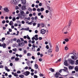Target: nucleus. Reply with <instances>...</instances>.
Listing matches in <instances>:
<instances>
[{
    "label": "nucleus",
    "mask_w": 78,
    "mask_h": 78,
    "mask_svg": "<svg viewBox=\"0 0 78 78\" xmlns=\"http://www.w3.org/2000/svg\"><path fill=\"white\" fill-rule=\"evenodd\" d=\"M10 66H13V64L12 63H10Z\"/></svg>",
    "instance_id": "nucleus-60"
},
{
    "label": "nucleus",
    "mask_w": 78,
    "mask_h": 78,
    "mask_svg": "<svg viewBox=\"0 0 78 78\" xmlns=\"http://www.w3.org/2000/svg\"><path fill=\"white\" fill-rule=\"evenodd\" d=\"M68 61L70 64H74V62L73 60L71 59H69L68 60Z\"/></svg>",
    "instance_id": "nucleus-6"
},
{
    "label": "nucleus",
    "mask_w": 78,
    "mask_h": 78,
    "mask_svg": "<svg viewBox=\"0 0 78 78\" xmlns=\"http://www.w3.org/2000/svg\"><path fill=\"white\" fill-rule=\"evenodd\" d=\"M11 40L12 41H17V39L14 38L13 39H12Z\"/></svg>",
    "instance_id": "nucleus-37"
},
{
    "label": "nucleus",
    "mask_w": 78,
    "mask_h": 78,
    "mask_svg": "<svg viewBox=\"0 0 78 78\" xmlns=\"http://www.w3.org/2000/svg\"><path fill=\"white\" fill-rule=\"evenodd\" d=\"M39 75L40 76H44V75L40 73Z\"/></svg>",
    "instance_id": "nucleus-48"
},
{
    "label": "nucleus",
    "mask_w": 78,
    "mask_h": 78,
    "mask_svg": "<svg viewBox=\"0 0 78 78\" xmlns=\"http://www.w3.org/2000/svg\"><path fill=\"white\" fill-rule=\"evenodd\" d=\"M19 9V7H18V6H16V10H17V9Z\"/></svg>",
    "instance_id": "nucleus-55"
},
{
    "label": "nucleus",
    "mask_w": 78,
    "mask_h": 78,
    "mask_svg": "<svg viewBox=\"0 0 78 78\" xmlns=\"http://www.w3.org/2000/svg\"><path fill=\"white\" fill-rule=\"evenodd\" d=\"M46 33V30H45L44 29H42L41 30V34H45Z\"/></svg>",
    "instance_id": "nucleus-7"
},
{
    "label": "nucleus",
    "mask_w": 78,
    "mask_h": 78,
    "mask_svg": "<svg viewBox=\"0 0 78 78\" xmlns=\"http://www.w3.org/2000/svg\"><path fill=\"white\" fill-rule=\"evenodd\" d=\"M18 47H19H19H22L23 46L25 45V43H24L23 42H22L20 44L18 43Z\"/></svg>",
    "instance_id": "nucleus-9"
},
{
    "label": "nucleus",
    "mask_w": 78,
    "mask_h": 78,
    "mask_svg": "<svg viewBox=\"0 0 78 78\" xmlns=\"http://www.w3.org/2000/svg\"><path fill=\"white\" fill-rule=\"evenodd\" d=\"M74 70H75L76 72H78V66H76L75 67Z\"/></svg>",
    "instance_id": "nucleus-13"
},
{
    "label": "nucleus",
    "mask_w": 78,
    "mask_h": 78,
    "mask_svg": "<svg viewBox=\"0 0 78 78\" xmlns=\"http://www.w3.org/2000/svg\"><path fill=\"white\" fill-rule=\"evenodd\" d=\"M2 47L4 48H5L6 47V44L5 43H3V44H2Z\"/></svg>",
    "instance_id": "nucleus-17"
},
{
    "label": "nucleus",
    "mask_w": 78,
    "mask_h": 78,
    "mask_svg": "<svg viewBox=\"0 0 78 78\" xmlns=\"http://www.w3.org/2000/svg\"><path fill=\"white\" fill-rule=\"evenodd\" d=\"M69 69H74V66H70L69 67Z\"/></svg>",
    "instance_id": "nucleus-20"
},
{
    "label": "nucleus",
    "mask_w": 78,
    "mask_h": 78,
    "mask_svg": "<svg viewBox=\"0 0 78 78\" xmlns=\"http://www.w3.org/2000/svg\"><path fill=\"white\" fill-rule=\"evenodd\" d=\"M32 46L33 48H35V47H36V46H35V45L34 44L32 45Z\"/></svg>",
    "instance_id": "nucleus-51"
},
{
    "label": "nucleus",
    "mask_w": 78,
    "mask_h": 78,
    "mask_svg": "<svg viewBox=\"0 0 78 78\" xmlns=\"http://www.w3.org/2000/svg\"><path fill=\"white\" fill-rule=\"evenodd\" d=\"M16 20V17H13L12 18V21H13V22H14V21H15Z\"/></svg>",
    "instance_id": "nucleus-26"
},
{
    "label": "nucleus",
    "mask_w": 78,
    "mask_h": 78,
    "mask_svg": "<svg viewBox=\"0 0 78 78\" xmlns=\"http://www.w3.org/2000/svg\"><path fill=\"white\" fill-rule=\"evenodd\" d=\"M65 49L66 50H67V49H68V48H67V47H66L65 48Z\"/></svg>",
    "instance_id": "nucleus-62"
},
{
    "label": "nucleus",
    "mask_w": 78,
    "mask_h": 78,
    "mask_svg": "<svg viewBox=\"0 0 78 78\" xmlns=\"http://www.w3.org/2000/svg\"><path fill=\"white\" fill-rule=\"evenodd\" d=\"M72 20H69V26H67L66 27H65V28H67V31H69V30H70V25H71V23H72Z\"/></svg>",
    "instance_id": "nucleus-3"
},
{
    "label": "nucleus",
    "mask_w": 78,
    "mask_h": 78,
    "mask_svg": "<svg viewBox=\"0 0 78 78\" xmlns=\"http://www.w3.org/2000/svg\"><path fill=\"white\" fill-rule=\"evenodd\" d=\"M66 76L68 75H61V74L59 73V72H56L55 74V76L56 78H58L59 77V76Z\"/></svg>",
    "instance_id": "nucleus-2"
},
{
    "label": "nucleus",
    "mask_w": 78,
    "mask_h": 78,
    "mask_svg": "<svg viewBox=\"0 0 78 78\" xmlns=\"http://www.w3.org/2000/svg\"><path fill=\"white\" fill-rule=\"evenodd\" d=\"M65 41H66V42H68V41H69V40L68 38H66L65 39Z\"/></svg>",
    "instance_id": "nucleus-30"
},
{
    "label": "nucleus",
    "mask_w": 78,
    "mask_h": 78,
    "mask_svg": "<svg viewBox=\"0 0 78 78\" xmlns=\"http://www.w3.org/2000/svg\"><path fill=\"white\" fill-rule=\"evenodd\" d=\"M30 74V72L29 71H26L23 73V74L25 75L26 76H28V75H29Z\"/></svg>",
    "instance_id": "nucleus-5"
},
{
    "label": "nucleus",
    "mask_w": 78,
    "mask_h": 78,
    "mask_svg": "<svg viewBox=\"0 0 78 78\" xmlns=\"http://www.w3.org/2000/svg\"><path fill=\"white\" fill-rule=\"evenodd\" d=\"M39 60L40 62H41L42 61V58H40L39 59Z\"/></svg>",
    "instance_id": "nucleus-42"
},
{
    "label": "nucleus",
    "mask_w": 78,
    "mask_h": 78,
    "mask_svg": "<svg viewBox=\"0 0 78 78\" xmlns=\"http://www.w3.org/2000/svg\"><path fill=\"white\" fill-rule=\"evenodd\" d=\"M20 0H12L11 1V3L12 4H15V5H17L19 4V3L20 2Z\"/></svg>",
    "instance_id": "nucleus-1"
},
{
    "label": "nucleus",
    "mask_w": 78,
    "mask_h": 78,
    "mask_svg": "<svg viewBox=\"0 0 78 78\" xmlns=\"http://www.w3.org/2000/svg\"><path fill=\"white\" fill-rule=\"evenodd\" d=\"M34 66L35 69H38V65L37 64L35 65Z\"/></svg>",
    "instance_id": "nucleus-19"
},
{
    "label": "nucleus",
    "mask_w": 78,
    "mask_h": 78,
    "mask_svg": "<svg viewBox=\"0 0 78 78\" xmlns=\"http://www.w3.org/2000/svg\"><path fill=\"white\" fill-rule=\"evenodd\" d=\"M37 11L38 12H40V11H41V9H39V8H38L37 9Z\"/></svg>",
    "instance_id": "nucleus-38"
},
{
    "label": "nucleus",
    "mask_w": 78,
    "mask_h": 78,
    "mask_svg": "<svg viewBox=\"0 0 78 78\" xmlns=\"http://www.w3.org/2000/svg\"><path fill=\"white\" fill-rule=\"evenodd\" d=\"M15 58V56H14V57H12L11 58V59H12V60L14 59Z\"/></svg>",
    "instance_id": "nucleus-44"
},
{
    "label": "nucleus",
    "mask_w": 78,
    "mask_h": 78,
    "mask_svg": "<svg viewBox=\"0 0 78 78\" xmlns=\"http://www.w3.org/2000/svg\"><path fill=\"white\" fill-rule=\"evenodd\" d=\"M27 66H30V60H28L27 62Z\"/></svg>",
    "instance_id": "nucleus-15"
},
{
    "label": "nucleus",
    "mask_w": 78,
    "mask_h": 78,
    "mask_svg": "<svg viewBox=\"0 0 78 78\" xmlns=\"http://www.w3.org/2000/svg\"><path fill=\"white\" fill-rule=\"evenodd\" d=\"M41 14H42V13H41V12H39L38 14V16H41Z\"/></svg>",
    "instance_id": "nucleus-43"
},
{
    "label": "nucleus",
    "mask_w": 78,
    "mask_h": 78,
    "mask_svg": "<svg viewBox=\"0 0 78 78\" xmlns=\"http://www.w3.org/2000/svg\"><path fill=\"white\" fill-rule=\"evenodd\" d=\"M41 11H44V8H41L40 9Z\"/></svg>",
    "instance_id": "nucleus-28"
},
{
    "label": "nucleus",
    "mask_w": 78,
    "mask_h": 78,
    "mask_svg": "<svg viewBox=\"0 0 78 78\" xmlns=\"http://www.w3.org/2000/svg\"><path fill=\"white\" fill-rule=\"evenodd\" d=\"M15 76H18V74H17L16 73H15L14 74Z\"/></svg>",
    "instance_id": "nucleus-34"
},
{
    "label": "nucleus",
    "mask_w": 78,
    "mask_h": 78,
    "mask_svg": "<svg viewBox=\"0 0 78 78\" xmlns=\"http://www.w3.org/2000/svg\"><path fill=\"white\" fill-rule=\"evenodd\" d=\"M20 42V39H19L17 40V42Z\"/></svg>",
    "instance_id": "nucleus-54"
},
{
    "label": "nucleus",
    "mask_w": 78,
    "mask_h": 78,
    "mask_svg": "<svg viewBox=\"0 0 78 78\" xmlns=\"http://www.w3.org/2000/svg\"><path fill=\"white\" fill-rule=\"evenodd\" d=\"M27 39H28V40H30V37H29L28 35H27Z\"/></svg>",
    "instance_id": "nucleus-31"
},
{
    "label": "nucleus",
    "mask_w": 78,
    "mask_h": 78,
    "mask_svg": "<svg viewBox=\"0 0 78 78\" xmlns=\"http://www.w3.org/2000/svg\"><path fill=\"white\" fill-rule=\"evenodd\" d=\"M21 14H24V12L22 10H20V11Z\"/></svg>",
    "instance_id": "nucleus-29"
},
{
    "label": "nucleus",
    "mask_w": 78,
    "mask_h": 78,
    "mask_svg": "<svg viewBox=\"0 0 78 78\" xmlns=\"http://www.w3.org/2000/svg\"><path fill=\"white\" fill-rule=\"evenodd\" d=\"M40 26H41V24L40 23H38L37 24V27H40Z\"/></svg>",
    "instance_id": "nucleus-46"
},
{
    "label": "nucleus",
    "mask_w": 78,
    "mask_h": 78,
    "mask_svg": "<svg viewBox=\"0 0 78 78\" xmlns=\"http://www.w3.org/2000/svg\"><path fill=\"white\" fill-rule=\"evenodd\" d=\"M75 64L76 65H78V60H77L76 61Z\"/></svg>",
    "instance_id": "nucleus-32"
},
{
    "label": "nucleus",
    "mask_w": 78,
    "mask_h": 78,
    "mask_svg": "<svg viewBox=\"0 0 78 78\" xmlns=\"http://www.w3.org/2000/svg\"><path fill=\"white\" fill-rule=\"evenodd\" d=\"M18 16L20 19H23L25 17V15L22 14H18Z\"/></svg>",
    "instance_id": "nucleus-4"
},
{
    "label": "nucleus",
    "mask_w": 78,
    "mask_h": 78,
    "mask_svg": "<svg viewBox=\"0 0 78 78\" xmlns=\"http://www.w3.org/2000/svg\"><path fill=\"white\" fill-rule=\"evenodd\" d=\"M12 23H13V22H12V21H11L9 22V25L11 26L12 25Z\"/></svg>",
    "instance_id": "nucleus-21"
},
{
    "label": "nucleus",
    "mask_w": 78,
    "mask_h": 78,
    "mask_svg": "<svg viewBox=\"0 0 78 78\" xmlns=\"http://www.w3.org/2000/svg\"><path fill=\"white\" fill-rule=\"evenodd\" d=\"M46 47L47 49H48V48H49V47L48 45H46Z\"/></svg>",
    "instance_id": "nucleus-61"
},
{
    "label": "nucleus",
    "mask_w": 78,
    "mask_h": 78,
    "mask_svg": "<svg viewBox=\"0 0 78 78\" xmlns=\"http://www.w3.org/2000/svg\"><path fill=\"white\" fill-rule=\"evenodd\" d=\"M22 10H23V11H25V10H26V9H26V6L23 5L22 6Z\"/></svg>",
    "instance_id": "nucleus-11"
},
{
    "label": "nucleus",
    "mask_w": 78,
    "mask_h": 78,
    "mask_svg": "<svg viewBox=\"0 0 78 78\" xmlns=\"http://www.w3.org/2000/svg\"><path fill=\"white\" fill-rule=\"evenodd\" d=\"M39 6H42V3H40L39 4Z\"/></svg>",
    "instance_id": "nucleus-49"
},
{
    "label": "nucleus",
    "mask_w": 78,
    "mask_h": 78,
    "mask_svg": "<svg viewBox=\"0 0 78 78\" xmlns=\"http://www.w3.org/2000/svg\"><path fill=\"white\" fill-rule=\"evenodd\" d=\"M19 77L21 78H23V77H24V76L23 75H20L19 76Z\"/></svg>",
    "instance_id": "nucleus-23"
},
{
    "label": "nucleus",
    "mask_w": 78,
    "mask_h": 78,
    "mask_svg": "<svg viewBox=\"0 0 78 78\" xmlns=\"http://www.w3.org/2000/svg\"><path fill=\"white\" fill-rule=\"evenodd\" d=\"M29 67V69H31V67H32V65H29V66H28Z\"/></svg>",
    "instance_id": "nucleus-33"
},
{
    "label": "nucleus",
    "mask_w": 78,
    "mask_h": 78,
    "mask_svg": "<svg viewBox=\"0 0 78 78\" xmlns=\"http://www.w3.org/2000/svg\"><path fill=\"white\" fill-rule=\"evenodd\" d=\"M25 30L26 31H28L29 30V27L25 28Z\"/></svg>",
    "instance_id": "nucleus-36"
},
{
    "label": "nucleus",
    "mask_w": 78,
    "mask_h": 78,
    "mask_svg": "<svg viewBox=\"0 0 78 78\" xmlns=\"http://www.w3.org/2000/svg\"><path fill=\"white\" fill-rule=\"evenodd\" d=\"M64 68L65 69V70H68V69L67 68V67H64Z\"/></svg>",
    "instance_id": "nucleus-53"
},
{
    "label": "nucleus",
    "mask_w": 78,
    "mask_h": 78,
    "mask_svg": "<svg viewBox=\"0 0 78 78\" xmlns=\"http://www.w3.org/2000/svg\"><path fill=\"white\" fill-rule=\"evenodd\" d=\"M21 23L22 24H24L25 23V21H21Z\"/></svg>",
    "instance_id": "nucleus-59"
},
{
    "label": "nucleus",
    "mask_w": 78,
    "mask_h": 78,
    "mask_svg": "<svg viewBox=\"0 0 78 78\" xmlns=\"http://www.w3.org/2000/svg\"><path fill=\"white\" fill-rule=\"evenodd\" d=\"M28 25H32V22L29 23Z\"/></svg>",
    "instance_id": "nucleus-52"
},
{
    "label": "nucleus",
    "mask_w": 78,
    "mask_h": 78,
    "mask_svg": "<svg viewBox=\"0 0 78 78\" xmlns=\"http://www.w3.org/2000/svg\"><path fill=\"white\" fill-rule=\"evenodd\" d=\"M17 73H20L21 72L20 71H18L17 72Z\"/></svg>",
    "instance_id": "nucleus-63"
},
{
    "label": "nucleus",
    "mask_w": 78,
    "mask_h": 78,
    "mask_svg": "<svg viewBox=\"0 0 78 78\" xmlns=\"http://www.w3.org/2000/svg\"><path fill=\"white\" fill-rule=\"evenodd\" d=\"M34 78H37V76L36 75H34Z\"/></svg>",
    "instance_id": "nucleus-47"
},
{
    "label": "nucleus",
    "mask_w": 78,
    "mask_h": 78,
    "mask_svg": "<svg viewBox=\"0 0 78 78\" xmlns=\"http://www.w3.org/2000/svg\"><path fill=\"white\" fill-rule=\"evenodd\" d=\"M71 58L73 59H74V60H76L78 59V57H76V56H71Z\"/></svg>",
    "instance_id": "nucleus-10"
},
{
    "label": "nucleus",
    "mask_w": 78,
    "mask_h": 78,
    "mask_svg": "<svg viewBox=\"0 0 78 78\" xmlns=\"http://www.w3.org/2000/svg\"><path fill=\"white\" fill-rule=\"evenodd\" d=\"M9 32H11L12 31V29H9Z\"/></svg>",
    "instance_id": "nucleus-58"
},
{
    "label": "nucleus",
    "mask_w": 78,
    "mask_h": 78,
    "mask_svg": "<svg viewBox=\"0 0 78 78\" xmlns=\"http://www.w3.org/2000/svg\"><path fill=\"white\" fill-rule=\"evenodd\" d=\"M4 10L5 12H9V9H8V8H5L4 9Z\"/></svg>",
    "instance_id": "nucleus-12"
},
{
    "label": "nucleus",
    "mask_w": 78,
    "mask_h": 78,
    "mask_svg": "<svg viewBox=\"0 0 78 78\" xmlns=\"http://www.w3.org/2000/svg\"><path fill=\"white\" fill-rule=\"evenodd\" d=\"M12 50L13 51H17V49L15 48L12 49Z\"/></svg>",
    "instance_id": "nucleus-39"
},
{
    "label": "nucleus",
    "mask_w": 78,
    "mask_h": 78,
    "mask_svg": "<svg viewBox=\"0 0 78 78\" xmlns=\"http://www.w3.org/2000/svg\"><path fill=\"white\" fill-rule=\"evenodd\" d=\"M15 60L17 61H19V58L18 57H16L15 58Z\"/></svg>",
    "instance_id": "nucleus-24"
},
{
    "label": "nucleus",
    "mask_w": 78,
    "mask_h": 78,
    "mask_svg": "<svg viewBox=\"0 0 78 78\" xmlns=\"http://www.w3.org/2000/svg\"><path fill=\"white\" fill-rule=\"evenodd\" d=\"M5 40V37H3V38H2V42L3 41H4Z\"/></svg>",
    "instance_id": "nucleus-45"
},
{
    "label": "nucleus",
    "mask_w": 78,
    "mask_h": 78,
    "mask_svg": "<svg viewBox=\"0 0 78 78\" xmlns=\"http://www.w3.org/2000/svg\"><path fill=\"white\" fill-rule=\"evenodd\" d=\"M23 52H24V54H27V51H26V50H24Z\"/></svg>",
    "instance_id": "nucleus-41"
},
{
    "label": "nucleus",
    "mask_w": 78,
    "mask_h": 78,
    "mask_svg": "<svg viewBox=\"0 0 78 78\" xmlns=\"http://www.w3.org/2000/svg\"><path fill=\"white\" fill-rule=\"evenodd\" d=\"M21 2H22V4H23V5H26V3H27V2L25 0H21Z\"/></svg>",
    "instance_id": "nucleus-8"
},
{
    "label": "nucleus",
    "mask_w": 78,
    "mask_h": 78,
    "mask_svg": "<svg viewBox=\"0 0 78 78\" xmlns=\"http://www.w3.org/2000/svg\"><path fill=\"white\" fill-rule=\"evenodd\" d=\"M28 9L30 12H31L32 11V9L30 7H29Z\"/></svg>",
    "instance_id": "nucleus-25"
},
{
    "label": "nucleus",
    "mask_w": 78,
    "mask_h": 78,
    "mask_svg": "<svg viewBox=\"0 0 78 78\" xmlns=\"http://www.w3.org/2000/svg\"><path fill=\"white\" fill-rule=\"evenodd\" d=\"M31 55V53H28L27 54V56H30Z\"/></svg>",
    "instance_id": "nucleus-35"
},
{
    "label": "nucleus",
    "mask_w": 78,
    "mask_h": 78,
    "mask_svg": "<svg viewBox=\"0 0 78 78\" xmlns=\"http://www.w3.org/2000/svg\"><path fill=\"white\" fill-rule=\"evenodd\" d=\"M76 52H73V55L74 56H76V54L75 53Z\"/></svg>",
    "instance_id": "nucleus-40"
},
{
    "label": "nucleus",
    "mask_w": 78,
    "mask_h": 78,
    "mask_svg": "<svg viewBox=\"0 0 78 78\" xmlns=\"http://www.w3.org/2000/svg\"><path fill=\"white\" fill-rule=\"evenodd\" d=\"M35 47L34 48H32V49L31 50V51H35Z\"/></svg>",
    "instance_id": "nucleus-27"
},
{
    "label": "nucleus",
    "mask_w": 78,
    "mask_h": 78,
    "mask_svg": "<svg viewBox=\"0 0 78 78\" xmlns=\"http://www.w3.org/2000/svg\"><path fill=\"white\" fill-rule=\"evenodd\" d=\"M37 16H36L35 17V20H37Z\"/></svg>",
    "instance_id": "nucleus-57"
},
{
    "label": "nucleus",
    "mask_w": 78,
    "mask_h": 78,
    "mask_svg": "<svg viewBox=\"0 0 78 78\" xmlns=\"http://www.w3.org/2000/svg\"><path fill=\"white\" fill-rule=\"evenodd\" d=\"M64 65H65V66H68V65L67 63V61H66L64 62Z\"/></svg>",
    "instance_id": "nucleus-16"
},
{
    "label": "nucleus",
    "mask_w": 78,
    "mask_h": 78,
    "mask_svg": "<svg viewBox=\"0 0 78 78\" xmlns=\"http://www.w3.org/2000/svg\"><path fill=\"white\" fill-rule=\"evenodd\" d=\"M55 48H56V50H55L56 51H57V52L58 51L59 48H58V46L56 45Z\"/></svg>",
    "instance_id": "nucleus-14"
},
{
    "label": "nucleus",
    "mask_w": 78,
    "mask_h": 78,
    "mask_svg": "<svg viewBox=\"0 0 78 78\" xmlns=\"http://www.w3.org/2000/svg\"><path fill=\"white\" fill-rule=\"evenodd\" d=\"M41 25L42 27H44L45 26V24L44 23H41Z\"/></svg>",
    "instance_id": "nucleus-22"
},
{
    "label": "nucleus",
    "mask_w": 78,
    "mask_h": 78,
    "mask_svg": "<svg viewBox=\"0 0 78 78\" xmlns=\"http://www.w3.org/2000/svg\"><path fill=\"white\" fill-rule=\"evenodd\" d=\"M36 23H33V26H36Z\"/></svg>",
    "instance_id": "nucleus-56"
},
{
    "label": "nucleus",
    "mask_w": 78,
    "mask_h": 78,
    "mask_svg": "<svg viewBox=\"0 0 78 78\" xmlns=\"http://www.w3.org/2000/svg\"><path fill=\"white\" fill-rule=\"evenodd\" d=\"M32 45H31V44L30 43H29L28 44V46L29 47H31Z\"/></svg>",
    "instance_id": "nucleus-50"
},
{
    "label": "nucleus",
    "mask_w": 78,
    "mask_h": 78,
    "mask_svg": "<svg viewBox=\"0 0 78 78\" xmlns=\"http://www.w3.org/2000/svg\"><path fill=\"white\" fill-rule=\"evenodd\" d=\"M40 56L41 57H42V56H44V55H43V54H40Z\"/></svg>",
    "instance_id": "nucleus-64"
},
{
    "label": "nucleus",
    "mask_w": 78,
    "mask_h": 78,
    "mask_svg": "<svg viewBox=\"0 0 78 78\" xmlns=\"http://www.w3.org/2000/svg\"><path fill=\"white\" fill-rule=\"evenodd\" d=\"M49 70L51 71L52 72H55V69H53L52 68H50Z\"/></svg>",
    "instance_id": "nucleus-18"
}]
</instances>
